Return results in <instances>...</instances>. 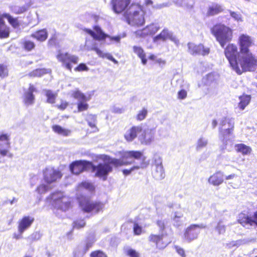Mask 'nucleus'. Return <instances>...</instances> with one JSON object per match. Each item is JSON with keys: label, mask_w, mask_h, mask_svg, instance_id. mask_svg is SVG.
I'll return each mask as SVG.
<instances>
[{"label": "nucleus", "mask_w": 257, "mask_h": 257, "mask_svg": "<svg viewBox=\"0 0 257 257\" xmlns=\"http://www.w3.org/2000/svg\"><path fill=\"white\" fill-rule=\"evenodd\" d=\"M48 72L47 69L45 68H37L29 73L28 76L31 78L40 77Z\"/></svg>", "instance_id": "29"}, {"label": "nucleus", "mask_w": 257, "mask_h": 257, "mask_svg": "<svg viewBox=\"0 0 257 257\" xmlns=\"http://www.w3.org/2000/svg\"><path fill=\"white\" fill-rule=\"evenodd\" d=\"M174 248L176 251V252L181 256V257H186V254L185 249L178 246L175 245L174 246Z\"/></svg>", "instance_id": "47"}, {"label": "nucleus", "mask_w": 257, "mask_h": 257, "mask_svg": "<svg viewBox=\"0 0 257 257\" xmlns=\"http://www.w3.org/2000/svg\"><path fill=\"white\" fill-rule=\"evenodd\" d=\"M45 95L47 98L46 101L48 103L53 104L55 103L57 94L53 92L51 90H45Z\"/></svg>", "instance_id": "32"}, {"label": "nucleus", "mask_w": 257, "mask_h": 257, "mask_svg": "<svg viewBox=\"0 0 257 257\" xmlns=\"http://www.w3.org/2000/svg\"><path fill=\"white\" fill-rule=\"evenodd\" d=\"M148 113V111L145 108L140 110L137 115L136 118L138 120H142L144 119Z\"/></svg>", "instance_id": "43"}, {"label": "nucleus", "mask_w": 257, "mask_h": 257, "mask_svg": "<svg viewBox=\"0 0 257 257\" xmlns=\"http://www.w3.org/2000/svg\"><path fill=\"white\" fill-rule=\"evenodd\" d=\"M92 246V243L89 242L86 244L85 251H86L87 250Z\"/></svg>", "instance_id": "61"}, {"label": "nucleus", "mask_w": 257, "mask_h": 257, "mask_svg": "<svg viewBox=\"0 0 257 257\" xmlns=\"http://www.w3.org/2000/svg\"><path fill=\"white\" fill-rule=\"evenodd\" d=\"M79 188H84L90 192H93L95 190V187L91 183L87 182H82L78 185Z\"/></svg>", "instance_id": "40"}, {"label": "nucleus", "mask_w": 257, "mask_h": 257, "mask_svg": "<svg viewBox=\"0 0 257 257\" xmlns=\"http://www.w3.org/2000/svg\"><path fill=\"white\" fill-rule=\"evenodd\" d=\"M35 91V88L34 86L32 84H30L29 87L28 88V91L27 92L29 93H31L32 94H33V92Z\"/></svg>", "instance_id": "58"}, {"label": "nucleus", "mask_w": 257, "mask_h": 257, "mask_svg": "<svg viewBox=\"0 0 257 257\" xmlns=\"http://www.w3.org/2000/svg\"><path fill=\"white\" fill-rule=\"evenodd\" d=\"M48 36V33L46 29L38 30L31 35V37L38 41L44 42L46 41Z\"/></svg>", "instance_id": "22"}, {"label": "nucleus", "mask_w": 257, "mask_h": 257, "mask_svg": "<svg viewBox=\"0 0 257 257\" xmlns=\"http://www.w3.org/2000/svg\"><path fill=\"white\" fill-rule=\"evenodd\" d=\"M238 45L240 52L244 56L252 71H254L257 67V57L249 50L253 45L251 37L246 34H241L238 39Z\"/></svg>", "instance_id": "5"}, {"label": "nucleus", "mask_w": 257, "mask_h": 257, "mask_svg": "<svg viewBox=\"0 0 257 257\" xmlns=\"http://www.w3.org/2000/svg\"><path fill=\"white\" fill-rule=\"evenodd\" d=\"M21 45L22 49L27 52L32 51L36 46L34 41L28 39H23L21 43Z\"/></svg>", "instance_id": "24"}, {"label": "nucleus", "mask_w": 257, "mask_h": 257, "mask_svg": "<svg viewBox=\"0 0 257 257\" xmlns=\"http://www.w3.org/2000/svg\"><path fill=\"white\" fill-rule=\"evenodd\" d=\"M223 9L220 5L214 4L208 8L207 15L208 16H214L221 13Z\"/></svg>", "instance_id": "30"}, {"label": "nucleus", "mask_w": 257, "mask_h": 257, "mask_svg": "<svg viewBox=\"0 0 257 257\" xmlns=\"http://www.w3.org/2000/svg\"><path fill=\"white\" fill-rule=\"evenodd\" d=\"M94 32L87 28H84L83 31L87 34L90 35L94 40L98 41L104 40L109 36L105 34L98 26H94L93 27Z\"/></svg>", "instance_id": "14"}, {"label": "nucleus", "mask_w": 257, "mask_h": 257, "mask_svg": "<svg viewBox=\"0 0 257 257\" xmlns=\"http://www.w3.org/2000/svg\"><path fill=\"white\" fill-rule=\"evenodd\" d=\"M154 139V132L153 130L147 129L144 130L140 136L139 140L143 145H150Z\"/></svg>", "instance_id": "19"}, {"label": "nucleus", "mask_w": 257, "mask_h": 257, "mask_svg": "<svg viewBox=\"0 0 257 257\" xmlns=\"http://www.w3.org/2000/svg\"><path fill=\"white\" fill-rule=\"evenodd\" d=\"M71 172L75 175H78L87 169H90L91 171L94 173L96 177L106 180L111 168L108 163H99L95 165L91 162L86 160L75 161L69 165Z\"/></svg>", "instance_id": "3"}, {"label": "nucleus", "mask_w": 257, "mask_h": 257, "mask_svg": "<svg viewBox=\"0 0 257 257\" xmlns=\"http://www.w3.org/2000/svg\"><path fill=\"white\" fill-rule=\"evenodd\" d=\"M141 126H133L124 134V138L127 142H132L137 137L138 133L142 132Z\"/></svg>", "instance_id": "20"}, {"label": "nucleus", "mask_w": 257, "mask_h": 257, "mask_svg": "<svg viewBox=\"0 0 257 257\" xmlns=\"http://www.w3.org/2000/svg\"><path fill=\"white\" fill-rule=\"evenodd\" d=\"M153 175L157 179H161L164 178L165 173L163 167L162 165H157L156 170L153 173Z\"/></svg>", "instance_id": "35"}, {"label": "nucleus", "mask_w": 257, "mask_h": 257, "mask_svg": "<svg viewBox=\"0 0 257 257\" xmlns=\"http://www.w3.org/2000/svg\"><path fill=\"white\" fill-rule=\"evenodd\" d=\"M3 17L6 18L9 23L14 28H17L20 27V23L18 18H13L9 14L4 13L3 14Z\"/></svg>", "instance_id": "28"}, {"label": "nucleus", "mask_w": 257, "mask_h": 257, "mask_svg": "<svg viewBox=\"0 0 257 257\" xmlns=\"http://www.w3.org/2000/svg\"><path fill=\"white\" fill-rule=\"evenodd\" d=\"M163 234H151L148 237V240L154 244L156 248L162 250L168 245V243L163 240Z\"/></svg>", "instance_id": "16"}, {"label": "nucleus", "mask_w": 257, "mask_h": 257, "mask_svg": "<svg viewBox=\"0 0 257 257\" xmlns=\"http://www.w3.org/2000/svg\"><path fill=\"white\" fill-rule=\"evenodd\" d=\"M132 0H111L110 5L113 12L116 14L124 13L132 4Z\"/></svg>", "instance_id": "12"}, {"label": "nucleus", "mask_w": 257, "mask_h": 257, "mask_svg": "<svg viewBox=\"0 0 257 257\" xmlns=\"http://www.w3.org/2000/svg\"><path fill=\"white\" fill-rule=\"evenodd\" d=\"M187 95V92L185 89H181L178 92V98L179 99H185Z\"/></svg>", "instance_id": "51"}, {"label": "nucleus", "mask_w": 257, "mask_h": 257, "mask_svg": "<svg viewBox=\"0 0 257 257\" xmlns=\"http://www.w3.org/2000/svg\"><path fill=\"white\" fill-rule=\"evenodd\" d=\"M240 101L238 104V107L241 110H243L249 104L250 97L249 95H242L239 97Z\"/></svg>", "instance_id": "34"}, {"label": "nucleus", "mask_w": 257, "mask_h": 257, "mask_svg": "<svg viewBox=\"0 0 257 257\" xmlns=\"http://www.w3.org/2000/svg\"><path fill=\"white\" fill-rule=\"evenodd\" d=\"M238 222L243 226L247 224L251 226L253 225V218L245 214H240L238 219Z\"/></svg>", "instance_id": "26"}, {"label": "nucleus", "mask_w": 257, "mask_h": 257, "mask_svg": "<svg viewBox=\"0 0 257 257\" xmlns=\"http://www.w3.org/2000/svg\"><path fill=\"white\" fill-rule=\"evenodd\" d=\"M48 187L46 185L41 184L37 187V190L39 193L42 194L48 191Z\"/></svg>", "instance_id": "53"}, {"label": "nucleus", "mask_w": 257, "mask_h": 257, "mask_svg": "<svg viewBox=\"0 0 257 257\" xmlns=\"http://www.w3.org/2000/svg\"><path fill=\"white\" fill-rule=\"evenodd\" d=\"M10 35V28L8 26L5 25L0 28V38H6Z\"/></svg>", "instance_id": "39"}, {"label": "nucleus", "mask_w": 257, "mask_h": 257, "mask_svg": "<svg viewBox=\"0 0 257 257\" xmlns=\"http://www.w3.org/2000/svg\"><path fill=\"white\" fill-rule=\"evenodd\" d=\"M223 181V174L220 171L215 172L208 179L209 182L214 186L219 185Z\"/></svg>", "instance_id": "21"}, {"label": "nucleus", "mask_w": 257, "mask_h": 257, "mask_svg": "<svg viewBox=\"0 0 257 257\" xmlns=\"http://www.w3.org/2000/svg\"><path fill=\"white\" fill-rule=\"evenodd\" d=\"M130 158H134L136 160H140L141 163L140 165L134 166L130 169H123L122 172L124 175L127 176L131 172L139 169H144L148 167L149 164V161L146 160V157L144 156L143 153L139 151H130L124 153L121 156L120 159L111 158L108 156L104 155L102 158L103 163L109 164V166L111 168V172L113 170V167L117 168L122 166H127L132 163V162L128 161Z\"/></svg>", "instance_id": "1"}, {"label": "nucleus", "mask_w": 257, "mask_h": 257, "mask_svg": "<svg viewBox=\"0 0 257 257\" xmlns=\"http://www.w3.org/2000/svg\"><path fill=\"white\" fill-rule=\"evenodd\" d=\"M86 225L85 221L83 219H78L73 222V226L74 228L80 229L84 227Z\"/></svg>", "instance_id": "41"}, {"label": "nucleus", "mask_w": 257, "mask_h": 257, "mask_svg": "<svg viewBox=\"0 0 257 257\" xmlns=\"http://www.w3.org/2000/svg\"><path fill=\"white\" fill-rule=\"evenodd\" d=\"M234 128V121L233 118L224 117L219 123V136L224 140L233 134Z\"/></svg>", "instance_id": "8"}, {"label": "nucleus", "mask_w": 257, "mask_h": 257, "mask_svg": "<svg viewBox=\"0 0 257 257\" xmlns=\"http://www.w3.org/2000/svg\"><path fill=\"white\" fill-rule=\"evenodd\" d=\"M88 70V67L83 63H80L74 68V71L76 72L87 71Z\"/></svg>", "instance_id": "45"}, {"label": "nucleus", "mask_w": 257, "mask_h": 257, "mask_svg": "<svg viewBox=\"0 0 257 257\" xmlns=\"http://www.w3.org/2000/svg\"><path fill=\"white\" fill-rule=\"evenodd\" d=\"M188 51L192 55H208L210 52V49L205 47L202 44H195L189 42L188 43Z\"/></svg>", "instance_id": "13"}, {"label": "nucleus", "mask_w": 257, "mask_h": 257, "mask_svg": "<svg viewBox=\"0 0 257 257\" xmlns=\"http://www.w3.org/2000/svg\"><path fill=\"white\" fill-rule=\"evenodd\" d=\"M50 199L53 201L52 204L57 209L66 211L71 207V202L69 198L65 196L60 195L58 192L51 194Z\"/></svg>", "instance_id": "10"}, {"label": "nucleus", "mask_w": 257, "mask_h": 257, "mask_svg": "<svg viewBox=\"0 0 257 257\" xmlns=\"http://www.w3.org/2000/svg\"><path fill=\"white\" fill-rule=\"evenodd\" d=\"M79 206L84 212L98 213L102 210L103 203L100 201H93L88 196L80 195L77 197Z\"/></svg>", "instance_id": "7"}, {"label": "nucleus", "mask_w": 257, "mask_h": 257, "mask_svg": "<svg viewBox=\"0 0 257 257\" xmlns=\"http://www.w3.org/2000/svg\"><path fill=\"white\" fill-rule=\"evenodd\" d=\"M10 35V28L8 26L5 25L0 28V38H6Z\"/></svg>", "instance_id": "38"}, {"label": "nucleus", "mask_w": 257, "mask_h": 257, "mask_svg": "<svg viewBox=\"0 0 257 257\" xmlns=\"http://www.w3.org/2000/svg\"><path fill=\"white\" fill-rule=\"evenodd\" d=\"M58 60L62 63L63 67L69 71H72L73 66L77 64L79 57L68 52L59 53L56 56Z\"/></svg>", "instance_id": "9"}, {"label": "nucleus", "mask_w": 257, "mask_h": 257, "mask_svg": "<svg viewBox=\"0 0 257 257\" xmlns=\"http://www.w3.org/2000/svg\"><path fill=\"white\" fill-rule=\"evenodd\" d=\"M90 119L92 122H89L88 123V125L92 128H96L97 131L98 130L96 125V116L95 115L90 114Z\"/></svg>", "instance_id": "49"}, {"label": "nucleus", "mask_w": 257, "mask_h": 257, "mask_svg": "<svg viewBox=\"0 0 257 257\" xmlns=\"http://www.w3.org/2000/svg\"><path fill=\"white\" fill-rule=\"evenodd\" d=\"M146 12L143 6L137 3H133L122 14V20L129 25L140 27L145 24Z\"/></svg>", "instance_id": "4"}, {"label": "nucleus", "mask_w": 257, "mask_h": 257, "mask_svg": "<svg viewBox=\"0 0 257 257\" xmlns=\"http://www.w3.org/2000/svg\"><path fill=\"white\" fill-rule=\"evenodd\" d=\"M234 147L236 152L244 156L249 154L251 152V148L244 144H237L235 145Z\"/></svg>", "instance_id": "23"}, {"label": "nucleus", "mask_w": 257, "mask_h": 257, "mask_svg": "<svg viewBox=\"0 0 257 257\" xmlns=\"http://www.w3.org/2000/svg\"><path fill=\"white\" fill-rule=\"evenodd\" d=\"M211 32L222 48L233 38L232 30L224 25H215L211 28Z\"/></svg>", "instance_id": "6"}, {"label": "nucleus", "mask_w": 257, "mask_h": 257, "mask_svg": "<svg viewBox=\"0 0 257 257\" xmlns=\"http://www.w3.org/2000/svg\"><path fill=\"white\" fill-rule=\"evenodd\" d=\"M88 100L79 101L77 103V112H80L86 111L89 108V104L87 103Z\"/></svg>", "instance_id": "37"}, {"label": "nucleus", "mask_w": 257, "mask_h": 257, "mask_svg": "<svg viewBox=\"0 0 257 257\" xmlns=\"http://www.w3.org/2000/svg\"><path fill=\"white\" fill-rule=\"evenodd\" d=\"M104 58H106L107 59L111 61L115 64L117 63V61L113 57V56L109 53H105L104 55Z\"/></svg>", "instance_id": "57"}, {"label": "nucleus", "mask_w": 257, "mask_h": 257, "mask_svg": "<svg viewBox=\"0 0 257 257\" xmlns=\"http://www.w3.org/2000/svg\"><path fill=\"white\" fill-rule=\"evenodd\" d=\"M126 254L130 257H139V253L132 248L128 249L126 251Z\"/></svg>", "instance_id": "50"}, {"label": "nucleus", "mask_w": 257, "mask_h": 257, "mask_svg": "<svg viewBox=\"0 0 257 257\" xmlns=\"http://www.w3.org/2000/svg\"><path fill=\"white\" fill-rule=\"evenodd\" d=\"M224 55L230 67L237 74L252 71L244 56L238 51L237 46L234 43H228L224 49Z\"/></svg>", "instance_id": "2"}, {"label": "nucleus", "mask_w": 257, "mask_h": 257, "mask_svg": "<svg viewBox=\"0 0 257 257\" xmlns=\"http://www.w3.org/2000/svg\"><path fill=\"white\" fill-rule=\"evenodd\" d=\"M156 224L161 230H164L165 229V225L163 221L161 220H158L157 221Z\"/></svg>", "instance_id": "56"}, {"label": "nucleus", "mask_w": 257, "mask_h": 257, "mask_svg": "<svg viewBox=\"0 0 257 257\" xmlns=\"http://www.w3.org/2000/svg\"><path fill=\"white\" fill-rule=\"evenodd\" d=\"M92 50H94L99 57H101L102 58H104L105 54L103 53L101 50L97 47H94L92 48Z\"/></svg>", "instance_id": "54"}, {"label": "nucleus", "mask_w": 257, "mask_h": 257, "mask_svg": "<svg viewBox=\"0 0 257 257\" xmlns=\"http://www.w3.org/2000/svg\"><path fill=\"white\" fill-rule=\"evenodd\" d=\"M27 9L28 8L25 6L18 7L14 9L13 13L16 15L21 14L26 12Z\"/></svg>", "instance_id": "46"}, {"label": "nucleus", "mask_w": 257, "mask_h": 257, "mask_svg": "<svg viewBox=\"0 0 257 257\" xmlns=\"http://www.w3.org/2000/svg\"><path fill=\"white\" fill-rule=\"evenodd\" d=\"M62 176L61 172L54 168H46L43 170V178L48 184H50L56 181L58 179H60Z\"/></svg>", "instance_id": "11"}, {"label": "nucleus", "mask_w": 257, "mask_h": 257, "mask_svg": "<svg viewBox=\"0 0 257 257\" xmlns=\"http://www.w3.org/2000/svg\"><path fill=\"white\" fill-rule=\"evenodd\" d=\"M53 131L59 135L63 136H68L71 133V131L68 129H65L59 125H53L52 127Z\"/></svg>", "instance_id": "33"}, {"label": "nucleus", "mask_w": 257, "mask_h": 257, "mask_svg": "<svg viewBox=\"0 0 257 257\" xmlns=\"http://www.w3.org/2000/svg\"><path fill=\"white\" fill-rule=\"evenodd\" d=\"M35 95L31 93L26 92L24 96V103L27 105H32L35 102Z\"/></svg>", "instance_id": "36"}, {"label": "nucleus", "mask_w": 257, "mask_h": 257, "mask_svg": "<svg viewBox=\"0 0 257 257\" xmlns=\"http://www.w3.org/2000/svg\"><path fill=\"white\" fill-rule=\"evenodd\" d=\"M133 49L134 53L141 59L142 63L144 65H146L147 62V59L146 58V54L143 48L139 46H134Z\"/></svg>", "instance_id": "27"}, {"label": "nucleus", "mask_w": 257, "mask_h": 257, "mask_svg": "<svg viewBox=\"0 0 257 257\" xmlns=\"http://www.w3.org/2000/svg\"><path fill=\"white\" fill-rule=\"evenodd\" d=\"M236 177V175L235 174H230V175H229L226 176L225 179L226 180H230V179H234Z\"/></svg>", "instance_id": "60"}, {"label": "nucleus", "mask_w": 257, "mask_h": 257, "mask_svg": "<svg viewBox=\"0 0 257 257\" xmlns=\"http://www.w3.org/2000/svg\"><path fill=\"white\" fill-rule=\"evenodd\" d=\"M200 227L198 224H191L186 228L184 232V237L189 241L196 239L200 232L197 229Z\"/></svg>", "instance_id": "17"}, {"label": "nucleus", "mask_w": 257, "mask_h": 257, "mask_svg": "<svg viewBox=\"0 0 257 257\" xmlns=\"http://www.w3.org/2000/svg\"><path fill=\"white\" fill-rule=\"evenodd\" d=\"M8 75V71L7 67L3 65L0 64V77L4 78Z\"/></svg>", "instance_id": "48"}, {"label": "nucleus", "mask_w": 257, "mask_h": 257, "mask_svg": "<svg viewBox=\"0 0 257 257\" xmlns=\"http://www.w3.org/2000/svg\"><path fill=\"white\" fill-rule=\"evenodd\" d=\"M157 62L159 64H165L166 63V61L161 59H159L157 60Z\"/></svg>", "instance_id": "64"}, {"label": "nucleus", "mask_w": 257, "mask_h": 257, "mask_svg": "<svg viewBox=\"0 0 257 257\" xmlns=\"http://www.w3.org/2000/svg\"><path fill=\"white\" fill-rule=\"evenodd\" d=\"M230 16L237 21H240L241 20V16L239 14L234 12H231L230 13Z\"/></svg>", "instance_id": "55"}, {"label": "nucleus", "mask_w": 257, "mask_h": 257, "mask_svg": "<svg viewBox=\"0 0 257 257\" xmlns=\"http://www.w3.org/2000/svg\"><path fill=\"white\" fill-rule=\"evenodd\" d=\"M133 232L134 234L136 235H141L143 232L142 226L136 222H134Z\"/></svg>", "instance_id": "42"}, {"label": "nucleus", "mask_w": 257, "mask_h": 257, "mask_svg": "<svg viewBox=\"0 0 257 257\" xmlns=\"http://www.w3.org/2000/svg\"><path fill=\"white\" fill-rule=\"evenodd\" d=\"M159 27L152 24L146 26L142 30H138L135 32L137 37L139 38H145L148 36L154 35L159 30Z\"/></svg>", "instance_id": "15"}, {"label": "nucleus", "mask_w": 257, "mask_h": 257, "mask_svg": "<svg viewBox=\"0 0 257 257\" xmlns=\"http://www.w3.org/2000/svg\"><path fill=\"white\" fill-rule=\"evenodd\" d=\"M3 15L2 16V17H0V28L1 27H3L5 25V22L3 19Z\"/></svg>", "instance_id": "62"}, {"label": "nucleus", "mask_w": 257, "mask_h": 257, "mask_svg": "<svg viewBox=\"0 0 257 257\" xmlns=\"http://www.w3.org/2000/svg\"><path fill=\"white\" fill-rule=\"evenodd\" d=\"M212 125L213 128H215L217 125V121L216 120L214 119L212 121Z\"/></svg>", "instance_id": "63"}, {"label": "nucleus", "mask_w": 257, "mask_h": 257, "mask_svg": "<svg viewBox=\"0 0 257 257\" xmlns=\"http://www.w3.org/2000/svg\"><path fill=\"white\" fill-rule=\"evenodd\" d=\"M71 96L79 101L89 100V97H87L80 90L77 89L73 91L71 93Z\"/></svg>", "instance_id": "31"}, {"label": "nucleus", "mask_w": 257, "mask_h": 257, "mask_svg": "<svg viewBox=\"0 0 257 257\" xmlns=\"http://www.w3.org/2000/svg\"><path fill=\"white\" fill-rule=\"evenodd\" d=\"M90 257H107V256L102 251L97 250L92 251L90 254Z\"/></svg>", "instance_id": "44"}, {"label": "nucleus", "mask_w": 257, "mask_h": 257, "mask_svg": "<svg viewBox=\"0 0 257 257\" xmlns=\"http://www.w3.org/2000/svg\"><path fill=\"white\" fill-rule=\"evenodd\" d=\"M34 221V218L30 216H24L18 222V229L19 233L22 234L29 228Z\"/></svg>", "instance_id": "18"}, {"label": "nucleus", "mask_w": 257, "mask_h": 257, "mask_svg": "<svg viewBox=\"0 0 257 257\" xmlns=\"http://www.w3.org/2000/svg\"><path fill=\"white\" fill-rule=\"evenodd\" d=\"M69 105V103L66 101H61L60 104L57 105V108L61 110H65Z\"/></svg>", "instance_id": "52"}, {"label": "nucleus", "mask_w": 257, "mask_h": 257, "mask_svg": "<svg viewBox=\"0 0 257 257\" xmlns=\"http://www.w3.org/2000/svg\"><path fill=\"white\" fill-rule=\"evenodd\" d=\"M167 39H172V35L169 32L168 29H164L162 32L158 35H157L154 38V41L156 42L159 40H161L163 41H166Z\"/></svg>", "instance_id": "25"}, {"label": "nucleus", "mask_w": 257, "mask_h": 257, "mask_svg": "<svg viewBox=\"0 0 257 257\" xmlns=\"http://www.w3.org/2000/svg\"><path fill=\"white\" fill-rule=\"evenodd\" d=\"M253 218V225L255 224L257 226V211L254 212Z\"/></svg>", "instance_id": "59"}]
</instances>
